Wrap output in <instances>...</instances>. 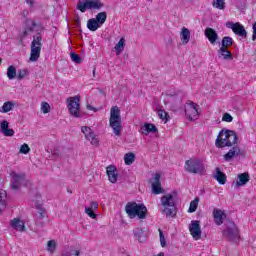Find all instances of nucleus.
Returning a JSON list of instances; mask_svg holds the SVG:
<instances>
[{"label": "nucleus", "mask_w": 256, "mask_h": 256, "mask_svg": "<svg viewBox=\"0 0 256 256\" xmlns=\"http://www.w3.org/2000/svg\"><path fill=\"white\" fill-rule=\"evenodd\" d=\"M215 171L214 179L218 181L219 185H225V183H227V175L223 173L219 167H217Z\"/></svg>", "instance_id": "nucleus-25"}, {"label": "nucleus", "mask_w": 256, "mask_h": 256, "mask_svg": "<svg viewBox=\"0 0 256 256\" xmlns=\"http://www.w3.org/2000/svg\"><path fill=\"white\" fill-rule=\"evenodd\" d=\"M95 20L100 24L103 25L105 21H107V12H100L96 15Z\"/></svg>", "instance_id": "nucleus-37"}, {"label": "nucleus", "mask_w": 256, "mask_h": 256, "mask_svg": "<svg viewBox=\"0 0 256 256\" xmlns=\"http://www.w3.org/2000/svg\"><path fill=\"white\" fill-rule=\"evenodd\" d=\"M239 153H241V149L239 148V146H233L232 149H230L225 155H224V159L225 161H231V159H233L234 157H237V155H239Z\"/></svg>", "instance_id": "nucleus-23"}, {"label": "nucleus", "mask_w": 256, "mask_h": 256, "mask_svg": "<svg viewBox=\"0 0 256 256\" xmlns=\"http://www.w3.org/2000/svg\"><path fill=\"white\" fill-rule=\"evenodd\" d=\"M157 256H165V252H160L157 254Z\"/></svg>", "instance_id": "nucleus-53"}, {"label": "nucleus", "mask_w": 256, "mask_h": 256, "mask_svg": "<svg viewBox=\"0 0 256 256\" xmlns=\"http://www.w3.org/2000/svg\"><path fill=\"white\" fill-rule=\"evenodd\" d=\"M109 127H111L116 137L121 136L123 124L121 122V110L119 109V106H113L110 110Z\"/></svg>", "instance_id": "nucleus-3"}, {"label": "nucleus", "mask_w": 256, "mask_h": 256, "mask_svg": "<svg viewBox=\"0 0 256 256\" xmlns=\"http://www.w3.org/2000/svg\"><path fill=\"white\" fill-rule=\"evenodd\" d=\"M70 57L74 63H81V56H79V54L71 53Z\"/></svg>", "instance_id": "nucleus-46"}, {"label": "nucleus", "mask_w": 256, "mask_h": 256, "mask_svg": "<svg viewBox=\"0 0 256 256\" xmlns=\"http://www.w3.org/2000/svg\"><path fill=\"white\" fill-rule=\"evenodd\" d=\"M101 27V24L97 22L95 18L89 19L87 22V28L89 31H97Z\"/></svg>", "instance_id": "nucleus-30"}, {"label": "nucleus", "mask_w": 256, "mask_h": 256, "mask_svg": "<svg viewBox=\"0 0 256 256\" xmlns=\"http://www.w3.org/2000/svg\"><path fill=\"white\" fill-rule=\"evenodd\" d=\"M223 236L229 239V241H235L239 237V229L235 223H231L230 226L227 227L223 231Z\"/></svg>", "instance_id": "nucleus-11"}, {"label": "nucleus", "mask_w": 256, "mask_h": 256, "mask_svg": "<svg viewBox=\"0 0 256 256\" xmlns=\"http://www.w3.org/2000/svg\"><path fill=\"white\" fill-rule=\"evenodd\" d=\"M213 217L214 223H216L217 225H221L223 221H225V219L227 218V215L223 210L216 208L213 210Z\"/></svg>", "instance_id": "nucleus-18"}, {"label": "nucleus", "mask_w": 256, "mask_h": 256, "mask_svg": "<svg viewBox=\"0 0 256 256\" xmlns=\"http://www.w3.org/2000/svg\"><path fill=\"white\" fill-rule=\"evenodd\" d=\"M47 249L50 253H55V249H57V242H55V240H49L47 243Z\"/></svg>", "instance_id": "nucleus-40"}, {"label": "nucleus", "mask_w": 256, "mask_h": 256, "mask_svg": "<svg viewBox=\"0 0 256 256\" xmlns=\"http://www.w3.org/2000/svg\"><path fill=\"white\" fill-rule=\"evenodd\" d=\"M29 151H31V148L29 147V145L27 143H24L21 145L19 152L22 153L23 155H27V153H29Z\"/></svg>", "instance_id": "nucleus-44"}, {"label": "nucleus", "mask_w": 256, "mask_h": 256, "mask_svg": "<svg viewBox=\"0 0 256 256\" xmlns=\"http://www.w3.org/2000/svg\"><path fill=\"white\" fill-rule=\"evenodd\" d=\"M222 121H225L226 123H231L233 121V116L229 113H225L222 117Z\"/></svg>", "instance_id": "nucleus-48"}, {"label": "nucleus", "mask_w": 256, "mask_h": 256, "mask_svg": "<svg viewBox=\"0 0 256 256\" xmlns=\"http://www.w3.org/2000/svg\"><path fill=\"white\" fill-rule=\"evenodd\" d=\"M117 168L115 166H108L106 168V173L110 183H117Z\"/></svg>", "instance_id": "nucleus-24"}, {"label": "nucleus", "mask_w": 256, "mask_h": 256, "mask_svg": "<svg viewBox=\"0 0 256 256\" xmlns=\"http://www.w3.org/2000/svg\"><path fill=\"white\" fill-rule=\"evenodd\" d=\"M253 31H256V22L253 24Z\"/></svg>", "instance_id": "nucleus-55"}, {"label": "nucleus", "mask_w": 256, "mask_h": 256, "mask_svg": "<svg viewBox=\"0 0 256 256\" xmlns=\"http://www.w3.org/2000/svg\"><path fill=\"white\" fill-rule=\"evenodd\" d=\"M219 57H222L225 61L233 59V53L227 48H219L218 50Z\"/></svg>", "instance_id": "nucleus-28"}, {"label": "nucleus", "mask_w": 256, "mask_h": 256, "mask_svg": "<svg viewBox=\"0 0 256 256\" xmlns=\"http://www.w3.org/2000/svg\"><path fill=\"white\" fill-rule=\"evenodd\" d=\"M140 133L142 135H149V133H157V126H155V124L145 123L143 126H141Z\"/></svg>", "instance_id": "nucleus-22"}, {"label": "nucleus", "mask_w": 256, "mask_h": 256, "mask_svg": "<svg viewBox=\"0 0 256 256\" xmlns=\"http://www.w3.org/2000/svg\"><path fill=\"white\" fill-rule=\"evenodd\" d=\"M0 131L3 133L4 137H13V135H15V130L9 128V122L7 120L0 122Z\"/></svg>", "instance_id": "nucleus-17"}, {"label": "nucleus", "mask_w": 256, "mask_h": 256, "mask_svg": "<svg viewBox=\"0 0 256 256\" xmlns=\"http://www.w3.org/2000/svg\"><path fill=\"white\" fill-rule=\"evenodd\" d=\"M185 115L188 121H197L199 119V105L193 101H188L185 106Z\"/></svg>", "instance_id": "nucleus-9"}, {"label": "nucleus", "mask_w": 256, "mask_h": 256, "mask_svg": "<svg viewBox=\"0 0 256 256\" xmlns=\"http://www.w3.org/2000/svg\"><path fill=\"white\" fill-rule=\"evenodd\" d=\"M212 5L216 9L223 10L225 9V0H213Z\"/></svg>", "instance_id": "nucleus-39"}, {"label": "nucleus", "mask_w": 256, "mask_h": 256, "mask_svg": "<svg viewBox=\"0 0 256 256\" xmlns=\"http://www.w3.org/2000/svg\"><path fill=\"white\" fill-rule=\"evenodd\" d=\"M81 255V251L75 250V249H70L68 251H65L62 256H79Z\"/></svg>", "instance_id": "nucleus-42"}, {"label": "nucleus", "mask_w": 256, "mask_h": 256, "mask_svg": "<svg viewBox=\"0 0 256 256\" xmlns=\"http://www.w3.org/2000/svg\"><path fill=\"white\" fill-rule=\"evenodd\" d=\"M189 232L194 241H199L201 239V222L199 220H192L189 225Z\"/></svg>", "instance_id": "nucleus-10"}, {"label": "nucleus", "mask_w": 256, "mask_h": 256, "mask_svg": "<svg viewBox=\"0 0 256 256\" xmlns=\"http://www.w3.org/2000/svg\"><path fill=\"white\" fill-rule=\"evenodd\" d=\"M116 55H120L121 51L125 49V38H121L114 47Z\"/></svg>", "instance_id": "nucleus-32"}, {"label": "nucleus", "mask_w": 256, "mask_h": 256, "mask_svg": "<svg viewBox=\"0 0 256 256\" xmlns=\"http://www.w3.org/2000/svg\"><path fill=\"white\" fill-rule=\"evenodd\" d=\"M10 225L15 231H20L21 233L25 232V222L19 218H14L11 220Z\"/></svg>", "instance_id": "nucleus-21"}, {"label": "nucleus", "mask_w": 256, "mask_h": 256, "mask_svg": "<svg viewBox=\"0 0 256 256\" xmlns=\"http://www.w3.org/2000/svg\"><path fill=\"white\" fill-rule=\"evenodd\" d=\"M231 29L235 35H239V37H247V30H245V27L239 23L236 22L232 24Z\"/></svg>", "instance_id": "nucleus-19"}, {"label": "nucleus", "mask_w": 256, "mask_h": 256, "mask_svg": "<svg viewBox=\"0 0 256 256\" xmlns=\"http://www.w3.org/2000/svg\"><path fill=\"white\" fill-rule=\"evenodd\" d=\"M28 5H33V0H25Z\"/></svg>", "instance_id": "nucleus-52"}, {"label": "nucleus", "mask_w": 256, "mask_h": 256, "mask_svg": "<svg viewBox=\"0 0 256 256\" xmlns=\"http://www.w3.org/2000/svg\"><path fill=\"white\" fill-rule=\"evenodd\" d=\"M251 181V176L249 172L240 173L236 177V181L234 182L235 187H245L247 183Z\"/></svg>", "instance_id": "nucleus-14"}, {"label": "nucleus", "mask_w": 256, "mask_h": 256, "mask_svg": "<svg viewBox=\"0 0 256 256\" xmlns=\"http://www.w3.org/2000/svg\"><path fill=\"white\" fill-rule=\"evenodd\" d=\"M11 177L12 189L13 191H18V189H21V185H23V182L25 181V174L12 172Z\"/></svg>", "instance_id": "nucleus-12"}, {"label": "nucleus", "mask_w": 256, "mask_h": 256, "mask_svg": "<svg viewBox=\"0 0 256 256\" xmlns=\"http://www.w3.org/2000/svg\"><path fill=\"white\" fill-rule=\"evenodd\" d=\"M197 207H199V198H195L190 202L188 213H195L197 211Z\"/></svg>", "instance_id": "nucleus-35"}, {"label": "nucleus", "mask_w": 256, "mask_h": 256, "mask_svg": "<svg viewBox=\"0 0 256 256\" xmlns=\"http://www.w3.org/2000/svg\"><path fill=\"white\" fill-rule=\"evenodd\" d=\"M81 132L85 135V138L90 141L91 145H99V139L97 138V136L95 135V133L93 132V130H91L90 127L88 126H83L81 128Z\"/></svg>", "instance_id": "nucleus-13"}, {"label": "nucleus", "mask_w": 256, "mask_h": 256, "mask_svg": "<svg viewBox=\"0 0 256 256\" xmlns=\"http://www.w3.org/2000/svg\"><path fill=\"white\" fill-rule=\"evenodd\" d=\"M67 109L72 117L79 119L81 117V96L69 97L67 99Z\"/></svg>", "instance_id": "nucleus-7"}, {"label": "nucleus", "mask_w": 256, "mask_h": 256, "mask_svg": "<svg viewBox=\"0 0 256 256\" xmlns=\"http://www.w3.org/2000/svg\"><path fill=\"white\" fill-rule=\"evenodd\" d=\"M180 39L184 45H187V43L191 41V31H189L186 27H183L180 33Z\"/></svg>", "instance_id": "nucleus-27"}, {"label": "nucleus", "mask_w": 256, "mask_h": 256, "mask_svg": "<svg viewBox=\"0 0 256 256\" xmlns=\"http://www.w3.org/2000/svg\"><path fill=\"white\" fill-rule=\"evenodd\" d=\"M125 165H133L135 163V154L132 152L126 153L124 156Z\"/></svg>", "instance_id": "nucleus-34"}, {"label": "nucleus", "mask_w": 256, "mask_h": 256, "mask_svg": "<svg viewBox=\"0 0 256 256\" xmlns=\"http://www.w3.org/2000/svg\"><path fill=\"white\" fill-rule=\"evenodd\" d=\"M89 209H99V203L97 202V201H92L91 203H90V207H89Z\"/></svg>", "instance_id": "nucleus-49"}, {"label": "nucleus", "mask_w": 256, "mask_h": 256, "mask_svg": "<svg viewBox=\"0 0 256 256\" xmlns=\"http://www.w3.org/2000/svg\"><path fill=\"white\" fill-rule=\"evenodd\" d=\"M256 40V30H253L252 41Z\"/></svg>", "instance_id": "nucleus-50"}, {"label": "nucleus", "mask_w": 256, "mask_h": 256, "mask_svg": "<svg viewBox=\"0 0 256 256\" xmlns=\"http://www.w3.org/2000/svg\"><path fill=\"white\" fill-rule=\"evenodd\" d=\"M88 109H89L90 111H97V108H95V107H93V106H88Z\"/></svg>", "instance_id": "nucleus-51"}, {"label": "nucleus", "mask_w": 256, "mask_h": 256, "mask_svg": "<svg viewBox=\"0 0 256 256\" xmlns=\"http://www.w3.org/2000/svg\"><path fill=\"white\" fill-rule=\"evenodd\" d=\"M14 108L15 103L12 101H7L0 107V113H9V111H13Z\"/></svg>", "instance_id": "nucleus-29"}, {"label": "nucleus", "mask_w": 256, "mask_h": 256, "mask_svg": "<svg viewBox=\"0 0 256 256\" xmlns=\"http://www.w3.org/2000/svg\"><path fill=\"white\" fill-rule=\"evenodd\" d=\"M41 111L45 115H47V113H51V105H49L47 102H42L41 103Z\"/></svg>", "instance_id": "nucleus-41"}, {"label": "nucleus", "mask_w": 256, "mask_h": 256, "mask_svg": "<svg viewBox=\"0 0 256 256\" xmlns=\"http://www.w3.org/2000/svg\"><path fill=\"white\" fill-rule=\"evenodd\" d=\"M159 237H160V245L161 247H166L167 242L165 241V235H163V230L161 228L158 229Z\"/></svg>", "instance_id": "nucleus-45"}, {"label": "nucleus", "mask_w": 256, "mask_h": 256, "mask_svg": "<svg viewBox=\"0 0 256 256\" xmlns=\"http://www.w3.org/2000/svg\"><path fill=\"white\" fill-rule=\"evenodd\" d=\"M162 211L166 217H175L177 214L175 207V198L172 194H166L161 197Z\"/></svg>", "instance_id": "nucleus-5"}, {"label": "nucleus", "mask_w": 256, "mask_h": 256, "mask_svg": "<svg viewBox=\"0 0 256 256\" xmlns=\"http://www.w3.org/2000/svg\"><path fill=\"white\" fill-rule=\"evenodd\" d=\"M96 69H97V68H95V67L93 68V71H92L93 77H95V71H96Z\"/></svg>", "instance_id": "nucleus-54"}, {"label": "nucleus", "mask_w": 256, "mask_h": 256, "mask_svg": "<svg viewBox=\"0 0 256 256\" xmlns=\"http://www.w3.org/2000/svg\"><path fill=\"white\" fill-rule=\"evenodd\" d=\"M7 77L10 81H12V79H15L17 77V69L15 68V66L11 65L8 67Z\"/></svg>", "instance_id": "nucleus-33"}, {"label": "nucleus", "mask_w": 256, "mask_h": 256, "mask_svg": "<svg viewBox=\"0 0 256 256\" xmlns=\"http://www.w3.org/2000/svg\"><path fill=\"white\" fill-rule=\"evenodd\" d=\"M85 213L90 219H97V214H95L93 208L85 207Z\"/></svg>", "instance_id": "nucleus-43"}, {"label": "nucleus", "mask_w": 256, "mask_h": 256, "mask_svg": "<svg viewBox=\"0 0 256 256\" xmlns=\"http://www.w3.org/2000/svg\"><path fill=\"white\" fill-rule=\"evenodd\" d=\"M125 212L128 215L129 219H139L140 221H143L147 219V214L149 213V210L147 209V206L143 203H137V202H127L125 205Z\"/></svg>", "instance_id": "nucleus-2"}, {"label": "nucleus", "mask_w": 256, "mask_h": 256, "mask_svg": "<svg viewBox=\"0 0 256 256\" xmlns=\"http://www.w3.org/2000/svg\"><path fill=\"white\" fill-rule=\"evenodd\" d=\"M43 47V36L41 33H38L33 37V40L30 45V58L31 63H36L41 57V49Z\"/></svg>", "instance_id": "nucleus-4"}, {"label": "nucleus", "mask_w": 256, "mask_h": 256, "mask_svg": "<svg viewBox=\"0 0 256 256\" xmlns=\"http://www.w3.org/2000/svg\"><path fill=\"white\" fill-rule=\"evenodd\" d=\"M237 133L233 130L222 129L219 131L215 140L217 149H224V147H233L237 145Z\"/></svg>", "instance_id": "nucleus-1"}, {"label": "nucleus", "mask_w": 256, "mask_h": 256, "mask_svg": "<svg viewBox=\"0 0 256 256\" xmlns=\"http://www.w3.org/2000/svg\"><path fill=\"white\" fill-rule=\"evenodd\" d=\"M233 39L231 38V36H225L222 38V42H221V47L222 49H228V47H232L233 46Z\"/></svg>", "instance_id": "nucleus-31"}, {"label": "nucleus", "mask_w": 256, "mask_h": 256, "mask_svg": "<svg viewBox=\"0 0 256 256\" xmlns=\"http://www.w3.org/2000/svg\"><path fill=\"white\" fill-rule=\"evenodd\" d=\"M157 113L161 121H164V123H167L169 121V113L167 111L159 109Z\"/></svg>", "instance_id": "nucleus-36"}, {"label": "nucleus", "mask_w": 256, "mask_h": 256, "mask_svg": "<svg viewBox=\"0 0 256 256\" xmlns=\"http://www.w3.org/2000/svg\"><path fill=\"white\" fill-rule=\"evenodd\" d=\"M184 169L187 173H192L194 175H204L205 173V165L203 164V161L197 158L187 160Z\"/></svg>", "instance_id": "nucleus-6"}, {"label": "nucleus", "mask_w": 256, "mask_h": 256, "mask_svg": "<svg viewBox=\"0 0 256 256\" xmlns=\"http://www.w3.org/2000/svg\"><path fill=\"white\" fill-rule=\"evenodd\" d=\"M26 75H27V70L20 69V70H18L17 79H19V81H21V79H25Z\"/></svg>", "instance_id": "nucleus-47"}, {"label": "nucleus", "mask_w": 256, "mask_h": 256, "mask_svg": "<svg viewBox=\"0 0 256 256\" xmlns=\"http://www.w3.org/2000/svg\"><path fill=\"white\" fill-rule=\"evenodd\" d=\"M153 179L152 193H154V195H161V193H163V188L161 187V174H154Z\"/></svg>", "instance_id": "nucleus-15"}, {"label": "nucleus", "mask_w": 256, "mask_h": 256, "mask_svg": "<svg viewBox=\"0 0 256 256\" xmlns=\"http://www.w3.org/2000/svg\"><path fill=\"white\" fill-rule=\"evenodd\" d=\"M35 27H37V23L35 21L32 20L29 22V20H27L21 39H25V37H28L30 33H33Z\"/></svg>", "instance_id": "nucleus-20"}, {"label": "nucleus", "mask_w": 256, "mask_h": 256, "mask_svg": "<svg viewBox=\"0 0 256 256\" xmlns=\"http://www.w3.org/2000/svg\"><path fill=\"white\" fill-rule=\"evenodd\" d=\"M105 7V4L101 2V0H79L76 9L81 11V13H85L87 9H96V11H101Z\"/></svg>", "instance_id": "nucleus-8"}, {"label": "nucleus", "mask_w": 256, "mask_h": 256, "mask_svg": "<svg viewBox=\"0 0 256 256\" xmlns=\"http://www.w3.org/2000/svg\"><path fill=\"white\" fill-rule=\"evenodd\" d=\"M36 209H38V219L47 218V211L41 205H36Z\"/></svg>", "instance_id": "nucleus-38"}, {"label": "nucleus", "mask_w": 256, "mask_h": 256, "mask_svg": "<svg viewBox=\"0 0 256 256\" xmlns=\"http://www.w3.org/2000/svg\"><path fill=\"white\" fill-rule=\"evenodd\" d=\"M204 35L208 39L209 43H211V45H215L219 39V34H217V31L211 27H207L205 29Z\"/></svg>", "instance_id": "nucleus-16"}, {"label": "nucleus", "mask_w": 256, "mask_h": 256, "mask_svg": "<svg viewBox=\"0 0 256 256\" xmlns=\"http://www.w3.org/2000/svg\"><path fill=\"white\" fill-rule=\"evenodd\" d=\"M7 207V191L0 189V213H3Z\"/></svg>", "instance_id": "nucleus-26"}]
</instances>
